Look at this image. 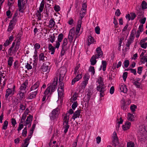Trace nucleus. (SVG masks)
<instances>
[{
  "label": "nucleus",
  "mask_w": 147,
  "mask_h": 147,
  "mask_svg": "<svg viewBox=\"0 0 147 147\" xmlns=\"http://www.w3.org/2000/svg\"><path fill=\"white\" fill-rule=\"evenodd\" d=\"M140 133L141 137L140 138V142H144L147 140V133L146 131L145 126H142L140 129Z\"/></svg>",
  "instance_id": "1"
},
{
  "label": "nucleus",
  "mask_w": 147,
  "mask_h": 147,
  "mask_svg": "<svg viewBox=\"0 0 147 147\" xmlns=\"http://www.w3.org/2000/svg\"><path fill=\"white\" fill-rule=\"evenodd\" d=\"M113 138L112 141L113 146L114 147H121V145L119 144V141L116 132L114 131L113 136Z\"/></svg>",
  "instance_id": "2"
},
{
  "label": "nucleus",
  "mask_w": 147,
  "mask_h": 147,
  "mask_svg": "<svg viewBox=\"0 0 147 147\" xmlns=\"http://www.w3.org/2000/svg\"><path fill=\"white\" fill-rule=\"evenodd\" d=\"M59 70L60 71V72L59 73V81L61 82L62 81L63 79V78L66 72V70L65 67H62L60 68Z\"/></svg>",
  "instance_id": "3"
},
{
  "label": "nucleus",
  "mask_w": 147,
  "mask_h": 147,
  "mask_svg": "<svg viewBox=\"0 0 147 147\" xmlns=\"http://www.w3.org/2000/svg\"><path fill=\"white\" fill-rule=\"evenodd\" d=\"M19 42H17V43L15 47L13 49L15 46V43L14 42L13 43L11 47L9 50V52L10 53H11L12 51V53H15L17 51L19 48Z\"/></svg>",
  "instance_id": "4"
},
{
  "label": "nucleus",
  "mask_w": 147,
  "mask_h": 147,
  "mask_svg": "<svg viewBox=\"0 0 147 147\" xmlns=\"http://www.w3.org/2000/svg\"><path fill=\"white\" fill-rule=\"evenodd\" d=\"M57 77L55 78L54 79L53 81L52 84H51V85H51V91L50 93V94H52V93L54 92L55 90L56 87V86L57 84Z\"/></svg>",
  "instance_id": "5"
},
{
  "label": "nucleus",
  "mask_w": 147,
  "mask_h": 147,
  "mask_svg": "<svg viewBox=\"0 0 147 147\" xmlns=\"http://www.w3.org/2000/svg\"><path fill=\"white\" fill-rule=\"evenodd\" d=\"M59 109L58 108H57L53 110L51 113V115L50 116V118L52 120H54L55 119L59 113Z\"/></svg>",
  "instance_id": "6"
},
{
  "label": "nucleus",
  "mask_w": 147,
  "mask_h": 147,
  "mask_svg": "<svg viewBox=\"0 0 147 147\" xmlns=\"http://www.w3.org/2000/svg\"><path fill=\"white\" fill-rule=\"evenodd\" d=\"M69 119V118H67V114H66L64 117V120H65V121L63 123V125H64V127L65 128L64 132L65 133H67L68 131V129L69 127V125H68Z\"/></svg>",
  "instance_id": "7"
},
{
  "label": "nucleus",
  "mask_w": 147,
  "mask_h": 147,
  "mask_svg": "<svg viewBox=\"0 0 147 147\" xmlns=\"http://www.w3.org/2000/svg\"><path fill=\"white\" fill-rule=\"evenodd\" d=\"M39 86V82L37 81L34 85L31 87V91L33 92H36L37 93L38 90V87Z\"/></svg>",
  "instance_id": "8"
},
{
  "label": "nucleus",
  "mask_w": 147,
  "mask_h": 147,
  "mask_svg": "<svg viewBox=\"0 0 147 147\" xmlns=\"http://www.w3.org/2000/svg\"><path fill=\"white\" fill-rule=\"evenodd\" d=\"M131 125V123L128 121H126L124 125L122 126L123 129L124 130H127L129 129Z\"/></svg>",
  "instance_id": "9"
},
{
  "label": "nucleus",
  "mask_w": 147,
  "mask_h": 147,
  "mask_svg": "<svg viewBox=\"0 0 147 147\" xmlns=\"http://www.w3.org/2000/svg\"><path fill=\"white\" fill-rule=\"evenodd\" d=\"M103 86H100V85H99L97 87V90L100 92V94L101 97L103 96V95H102V94L103 93L104 91Z\"/></svg>",
  "instance_id": "10"
},
{
  "label": "nucleus",
  "mask_w": 147,
  "mask_h": 147,
  "mask_svg": "<svg viewBox=\"0 0 147 147\" xmlns=\"http://www.w3.org/2000/svg\"><path fill=\"white\" fill-rule=\"evenodd\" d=\"M82 77L81 74H78L76 77L72 80L71 82L72 85H74L76 82L82 78Z\"/></svg>",
  "instance_id": "11"
},
{
  "label": "nucleus",
  "mask_w": 147,
  "mask_h": 147,
  "mask_svg": "<svg viewBox=\"0 0 147 147\" xmlns=\"http://www.w3.org/2000/svg\"><path fill=\"white\" fill-rule=\"evenodd\" d=\"M80 113V110H77L74 113L73 116L72 117V118L74 120L76 118L79 117Z\"/></svg>",
  "instance_id": "12"
},
{
  "label": "nucleus",
  "mask_w": 147,
  "mask_h": 147,
  "mask_svg": "<svg viewBox=\"0 0 147 147\" xmlns=\"http://www.w3.org/2000/svg\"><path fill=\"white\" fill-rule=\"evenodd\" d=\"M39 61H45L47 59V57L45 56L44 54L43 53H42L39 55Z\"/></svg>",
  "instance_id": "13"
},
{
  "label": "nucleus",
  "mask_w": 147,
  "mask_h": 147,
  "mask_svg": "<svg viewBox=\"0 0 147 147\" xmlns=\"http://www.w3.org/2000/svg\"><path fill=\"white\" fill-rule=\"evenodd\" d=\"M96 57L94 55H93L91 59H90V62H91V64L92 65H94L96 62V60L97 59Z\"/></svg>",
  "instance_id": "14"
},
{
  "label": "nucleus",
  "mask_w": 147,
  "mask_h": 147,
  "mask_svg": "<svg viewBox=\"0 0 147 147\" xmlns=\"http://www.w3.org/2000/svg\"><path fill=\"white\" fill-rule=\"evenodd\" d=\"M120 89L121 92L124 93H126L127 91L126 86L125 85L121 86Z\"/></svg>",
  "instance_id": "15"
},
{
  "label": "nucleus",
  "mask_w": 147,
  "mask_h": 147,
  "mask_svg": "<svg viewBox=\"0 0 147 147\" xmlns=\"http://www.w3.org/2000/svg\"><path fill=\"white\" fill-rule=\"evenodd\" d=\"M37 94L36 92H32L31 93L28 94V98L29 99H32L36 97Z\"/></svg>",
  "instance_id": "16"
},
{
  "label": "nucleus",
  "mask_w": 147,
  "mask_h": 147,
  "mask_svg": "<svg viewBox=\"0 0 147 147\" xmlns=\"http://www.w3.org/2000/svg\"><path fill=\"white\" fill-rule=\"evenodd\" d=\"M48 66L47 65L44 63L42 66L41 67V69L42 71L43 72H46L48 71Z\"/></svg>",
  "instance_id": "17"
},
{
  "label": "nucleus",
  "mask_w": 147,
  "mask_h": 147,
  "mask_svg": "<svg viewBox=\"0 0 147 147\" xmlns=\"http://www.w3.org/2000/svg\"><path fill=\"white\" fill-rule=\"evenodd\" d=\"M55 26V22L54 20L53 19L50 20L49 21V27L51 28H52L54 27Z\"/></svg>",
  "instance_id": "18"
},
{
  "label": "nucleus",
  "mask_w": 147,
  "mask_h": 147,
  "mask_svg": "<svg viewBox=\"0 0 147 147\" xmlns=\"http://www.w3.org/2000/svg\"><path fill=\"white\" fill-rule=\"evenodd\" d=\"M32 118L33 116L30 115L29 116L27 117V119L25 121V122H26L27 123H28L30 124L31 123L32 121Z\"/></svg>",
  "instance_id": "19"
},
{
  "label": "nucleus",
  "mask_w": 147,
  "mask_h": 147,
  "mask_svg": "<svg viewBox=\"0 0 147 147\" xmlns=\"http://www.w3.org/2000/svg\"><path fill=\"white\" fill-rule=\"evenodd\" d=\"M94 40L93 37L91 36H89L88 40V45L89 46L91 43H93Z\"/></svg>",
  "instance_id": "20"
},
{
  "label": "nucleus",
  "mask_w": 147,
  "mask_h": 147,
  "mask_svg": "<svg viewBox=\"0 0 147 147\" xmlns=\"http://www.w3.org/2000/svg\"><path fill=\"white\" fill-rule=\"evenodd\" d=\"M12 92V90L10 88L7 89L6 90V93L5 94V97L7 98L8 96L11 94Z\"/></svg>",
  "instance_id": "21"
},
{
  "label": "nucleus",
  "mask_w": 147,
  "mask_h": 147,
  "mask_svg": "<svg viewBox=\"0 0 147 147\" xmlns=\"http://www.w3.org/2000/svg\"><path fill=\"white\" fill-rule=\"evenodd\" d=\"M49 50L51 51V54H53L55 52V48L51 44H49Z\"/></svg>",
  "instance_id": "22"
},
{
  "label": "nucleus",
  "mask_w": 147,
  "mask_h": 147,
  "mask_svg": "<svg viewBox=\"0 0 147 147\" xmlns=\"http://www.w3.org/2000/svg\"><path fill=\"white\" fill-rule=\"evenodd\" d=\"M28 84V82L26 81L24 83H23L21 86L20 88V90H25L26 88V86Z\"/></svg>",
  "instance_id": "23"
},
{
  "label": "nucleus",
  "mask_w": 147,
  "mask_h": 147,
  "mask_svg": "<svg viewBox=\"0 0 147 147\" xmlns=\"http://www.w3.org/2000/svg\"><path fill=\"white\" fill-rule=\"evenodd\" d=\"M18 6L19 8V10L21 12H23V10H22V7L21 5V0H18Z\"/></svg>",
  "instance_id": "24"
},
{
  "label": "nucleus",
  "mask_w": 147,
  "mask_h": 147,
  "mask_svg": "<svg viewBox=\"0 0 147 147\" xmlns=\"http://www.w3.org/2000/svg\"><path fill=\"white\" fill-rule=\"evenodd\" d=\"M134 117L132 114L130 113L128 114L127 119L128 120L132 121L134 120Z\"/></svg>",
  "instance_id": "25"
},
{
  "label": "nucleus",
  "mask_w": 147,
  "mask_h": 147,
  "mask_svg": "<svg viewBox=\"0 0 147 147\" xmlns=\"http://www.w3.org/2000/svg\"><path fill=\"white\" fill-rule=\"evenodd\" d=\"M90 96L86 95L84 98L83 100L84 102H86L88 104L90 99Z\"/></svg>",
  "instance_id": "26"
},
{
  "label": "nucleus",
  "mask_w": 147,
  "mask_h": 147,
  "mask_svg": "<svg viewBox=\"0 0 147 147\" xmlns=\"http://www.w3.org/2000/svg\"><path fill=\"white\" fill-rule=\"evenodd\" d=\"M141 5L142 9H145L147 8V3L144 1H142Z\"/></svg>",
  "instance_id": "27"
},
{
  "label": "nucleus",
  "mask_w": 147,
  "mask_h": 147,
  "mask_svg": "<svg viewBox=\"0 0 147 147\" xmlns=\"http://www.w3.org/2000/svg\"><path fill=\"white\" fill-rule=\"evenodd\" d=\"M13 61V57H9L8 61V64L10 66H11L12 65Z\"/></svg>",
  "instance_id": "28"
},
{
  "label": "nucleus",
  "mask_w": 147,
  "mask_h": 147,
  "mask_svg": "<svg viewBox=\"0 0 147 147\" xmlns=\"http://www.w3.org/2000/svg\"><path fill=\"white\" fill-rule=\"evenodd\" d=\"M67 44V39L65 38L63 41V44L62 45V47L66 48V46Z\"/></svg>",
  "instance_id": "29"
},
{
  "label": "nucleus",
  "mask_w": 147,
  "mask_h": 147,
  "mask_svg": "<svg viewBox=\"0 0 147 147\" xmlns=\"http://www.w3.org/2000/svg\"><path fill=\"white\" fill-rule=\"evenodd\" d=\"M97 54H96L94 56L98 58L100 57H101L102 56V51H101L100 52H97Z\"/></svg>",
  "instance_id": "30"
},
{
  "label": "nucleus",
  "mask_w": 147,
  "mask_h": 147,
  "mask_svg": "<svg viewBox=\"0 0 147 147\" xmlns=\"http://www.w3.org/2000/svg\"><path fill=\"white\" fill-rule=\"evenodd\" d=\"M89 78V77L88 76V74L87 73L85 74V76L84 77V82H86L88 83V81Z\"/></svg>",
  "instance_id": "31"
},
{
  "label": "nucleus",
  "mask_w": 147,
  "mask_h": 147,
  "mask_svg": "<svg viewBox=\"0 0 147 147\" xmlns=\"http://www.w3.org/2000/svg\"><path fill=\"white\" fill-rule=\"evenodd\" d=\"M102 70L103 71H105L106 70V68L107 65V63L105 61H102Z\"/></svg>",
  "instance_id": "32"
},
{
  "label": "nucleus",
  "mask_w": 147,
  "mask_h": 147,
  "mask_svg": "<svg viewBox=\"0 0 147 147\" xmlns=\"http://www.w3.org/2000/svg\"><path fill=\"white\" fill-rule=\"evenodd\" d=\"M8 124V122L6 120L5 121L4 123L2 129H6L7 127Z\"/></svg>",
  "instance_id": "33"
},
{
  "label": "nucleus",
  "mask_w": 147,
  "mask_h": 147,
  "mask_svg": "<svg viewBox=\"0 0 147 147\" xmlns=\"http://www.w3.org/2000/svg\"><path fill=\"white\" fill-rule=\"evenodd\" d=\"M75 34V30L74 28H72L71 29L70 31L69 34V35L74 36Z\"/></svg>",
  "instance_id": "34"
},
{
  "label": "nucleus",
  "mask_w": 147,
  "mask_h": 147,
  "mask_svg": "<svg viewBox=\"0 0 147 147\" xmlns=\"http://www.w3.org/2000/svg\"><path fill=\"white\" fill-rule=\"evenodd\" d=\"M122 101L123 102V103H122V106H121V109L124 110H125L126 109L127 107L125 106V100H122Z\"/></svg>",
  "instance_id": "35"
},
{
  "label": "nucleus",
  "mask_w": 147,
  "mask_h": 147,
  "mask_svg": "<svg viewBox=\"0 0 147 147\" xmlns=\"http://www.w3.org/2000/svg\"><path fill=\"white\" fill-rule=\"evenodd\" d=\"M51 89V85H50L47 88L46 90L45 91L44 94L45 95L48 94L50 92Z\"/></svg>",
  "instance_id": "36"
},
{
  "label": "nucleus",
  "mask_w": 147,
  "mask_h": 147,
  "mask_svg": "<svg viewBox=\"0 0 147 147\" xmlns=\"http://www.w3.org/2000/svg\"><path fill=\"white\" fill-rule=\"evenodd\" d=\"M18 95V98L20 100H22L24 96V94L23 92H21L19 93Z\"/></svg>",
  "instance_id": "37"
},
{
  "label": "nucleus",
  "mask_w": 147,
  "mask_h": 147,
  "mask_svg": "<svg viewBox=\"0 0 147 147\" xmlns=\"http://www.w3.org/2000/svg\"><path fill=\"white\" fill-rule=\"evenodd\" d=\"M63 34L62 33L60 34L59 35L58 38V40L59 42H61V41L63 38Z\"/></svg>",
  "instance_id": "38"
},
{
  "label": "nucleus",
  "mask_w": 147,
  "mask_h": 147,
  "mask_svg": "<svg viewBox=\"0 0 147 147\" xmlns=\"http://www.w3.org/2000/svg\"><path fill=\"white\" fill-rule=\"evenodd\" d=\"M98 83L100 84V86H103L104 83L103 82V80L102 78L101 77H100L98 79Z\"/></svg>",
  "instance_id": "39"
},
{
  "label": "nucleus",
  "mask_w": 147,
  "mask_h": 147,
  "mask_svg": "<svg viewBox=\"0 0 147 147\" xmlns=\"http://www.w3.org/2000/svg\"><path fill=\"white\" fill-rule=\"evenodd\" d=\"M89 71L92 73L93 75H94L95 74V70L94 67L91 66L90 67L89 69Z\"/></svg>",
  "instance_id": "40"
},
{
  "label": "nucleus",
  "mask_w": 147,
  "mask_h": 147,
  "mask_svg": "<svg viewBox=\"0 0 147 147\" xmlns=\"http://www.w3.org/2000/svg\"><path fill=\"white\" fill-rule=\"evenodd\" d=\"M82 23V20H80L78 21V24L77 26L76 29L80 30Z\"/></svg>",
  "instance_id": "41"
},
{
  "label": "nucleus",
  "mask_w": 147,
  "mask_h": 147,
  "mask_svg": "<svg viewBox=\"0 0 147 147\" xmlns=\"http://www.w3.org/2000/svg\"><path fill=\"white\" fill-rule=\"evenodd\" d=\"M127 147H134V144L133 142H128L127 143Z\"/></svg>",
  "instance_id": "42"
},
{
  "label": "nucleus",
  "mask_w": 147,
  "mask_h": 147,
  "mask_svg": "<svg viewBox=\"0 0 147 147\" xmlns=\"http://www.w3.org/2000/svg\"><path fill=\"white\" fill-rule=\"evenodd\" d=\"M130 108L131 111L134 112L135 111V109L137 108V106L136 105H133L131 106Z\"/></svg>",
  "instance_id": "43"
},
{
  "label": "nucleus",
  "mask_w": 147,
  "mask_h": 147,
  "mask_svg": "<svg viewBox=\"0 0 147 147\" xmlns=\"http://www.w3.org/2000/svg\"><path fill=\"white\" fill-rule=\"evenodd\" d=\"M13 23L10 22L9 25L8 26V28L7 29L8 31H10L13 29V26H12Z\"/></svg>",
  "instance_id": "44"
},
{
  "label": "nucleus",
  "mask_w": 147,
  "mask_h": 147,
  "mask_svg": "<svg viewBox=\"0 0 147 147\" xmlns=\"http://www.w3.org/2000/svg\"><path fill=\"white\" fill-rule=\"evenodd\" d=\"M95 32L97 34H99L100 33V28L98 26H97L95 29Z\"/></svg>",
  "instance_id": "45"
},
{
  "label": "nucleus",
  "mask_w": 147,
  "mask_h": 147,
  "mask_svg": "<svg viewBox=\"0 0 147 147\" xmlns=\"http://www.w3.org/2000/svg\"><path fill=\"white\" fill-rule=\"evenodd\" d=\"M66 47H62V49L61 53V56H62L64 55L65 53V50H66Z\"/></svg>",
  "instance_id": "46"
},
{
  "label": "nucleus",
  "mask_w": 147,
  "mask_h": 147,
  "mask_svg": "<svg viewBox=\"0 0 147 147\" xmlns=\"http://www.w3.org/2000/svg\"><path fill=\"white\" fill-rule=\"evenodd\" d=\"M124 66L125 67H127L129 65V61L128 60H126L124 61Z\"/></svg>",
  "instance_id": "47"
},
{
  "label": "nucleus",
  "mask_w": 147,
  "mask_h": 147,
  "mask_svg": "<svg viewBox=\"0 0 147 147\" xmlns=\"http://www.w3.org/2000/svg\"><path fill=\"white\" fill-rule=\"evenodd\" d=\"M87 7V5L85 3H83L82 4V7L81 9V10H83L86 11V8Z\"/></svg>",
  "instance_id": "48"
},
{
  "label": "nucleus",
  "mask_w": 147,
  "mask_h": 147,
  "mask_svg": "<svg viewBox=\"0 0 147 147\" xmlns=\"http://www.w3.org/2000/svg\"><path fill=\"white\" fill-rule=\"evenodd\" d=\"M127 72H125L123 74V77L124 81H125L126 80V79L127 75Z\"/></svg>",
  "instance_id": "49"
},
{
  "label": "nucleus",
  "mask_w": 147,
  "mask_h": 147,
  "mask_svg": "<svg viewBox=\"0 0 147 147\" xmlns=\"http://www.w3.org/2000/svg\"><path fill=\"white\" fill-rule=\"evenodd\" d=\"M131 17V20H133L136 17V15L135 13H130Z\"/></svg>",
  "instance_id": "50"
},
{
  "label": "nucleus",
  "mask_w": 147,
  "mask_h": 147,
  "mask_svg": "<svg viewBox=\"0 0 147 147\" xmlns=\"http://www.w3.org/2000/svg\"><path fill=\"white\" fill-rule=\"evenodd\" d=\"M134 84L135 85V86H136L138 88H140V87L141 84L139 82H137L135 81L134 83Z\"/></svg>",
  "instance_id": "51"
},
{
  "label": "nucleus",
  "mask_w": 147,
  "mask_h": 147,
  "mask_svg": "<svg viewBox=\"0 0 147 147\" xmlns=\"http://www.w3.org/2000/svg\"><path fill=\"white\" fill-rule=\"evenodd\" d=\"M78 103L77 102H74L72 105V109L74 110L75 108H76L77 106Z\"/></svg>",
  "instance_id": "52"
},
{
  "label": "nucleus",
  "mask_w": 147,
  "mask_h": 147,
  "mask_svg": "<svg viewBox=\"0 0 147 147\" xmlns=\"http://www.w3.org/2000/svg\"><path fill=\"white\" fill-rule=\"evenodd\" d=\"M143 24L140 25L139 26V27L138 28V30L140 32H142L143 31Z\"/></svg>",
  "instance_id": "53"
},
{
  "label": "nucleus",
  "mask_w": 147,
  "mask_h": 147,
  "mask_svg": "<svg viewBox=\"0 0 147 147\" xmlns=\"http://www.w3.org/2000/svg\"><path fill=\"white\" fill-rule=\"evenodd\" d=\"M11 123L12 124L13 126H15V125L16 124V122L15 119L13 118L11 119Z\"/></svg>",
  "instance_id": "54"
},
{
  "label": "nucleus",
  "mask_w": 147,
  "mask_h": 147,
  "mask_svg": "<svg viewBox=\"0 0 147 147\" xmlns=\"http://www.w3.org/2000/svg\"><path fill=\"white\" fill-rule=\"evenodd\" d=\"M31 135H29L27 137V138H26L25 140H24V144H27V142L28 141H29L30 139V138H31Z\"/></svg>",
  "instance_id": "55"
},
{
  "label": "nucleus",
  "mask_w": 147,
  "mask_h": 147,
  "mask_svg": "<svg viewBox=\"0 0 147 147\" xmlns=\"http://www.w3.org/2000/svg\"><path fill=\"white\" fill-rule=\"evenodd\" d=\"M142 67H139L138 68V73L140 74L142 70Z\"/></svg>",
  "instance_id": "56"
},
{
  "label": "nucleus",
  "mask_w": 147,
  "mask_h": 147,
  "mask_svg": "<svg viewBox=\"0 0 147 147\" xmlns=\"http://www.w3.org/2000/svg\"><path fill=\"white\" fill-rule=\"evenodd\" d=\"M141 45V47L143 48L144 49H146L147 46V43H142L141 44H140Z\"/></svg>",
  "instance_id": "57"
},
{
  "label": "nucleus",
  "mask_w": 147,
  "mask_h": 147,
  "mask_svg": "<svg viewBox=\"0 0 147 147\" xmlns=\"http://www.w3.org/2000/svg\"><path fill=\"white\" fill-rule=\"evenodd\" d=\"M24 125L23 124H21L20 123L19 125V127L18 129V131L19 132V131H20L21 129L23 127Z\"/></svg>",
  "instance_id": "58"
},
{
  "label": "nucleus",
  "mask_w": 147,
  "mask_h": 147,
  "mask_svg": "<svg viewBox=\"0 0 147 147\" xmlns=\"http://www.w3.org/2000/svg\"><path fill=\"white\" fill-rule=\"evenodd\" d=\"M74 36H71L68 35V38L69 40V42L71 43L73 42V37Z\"/></svg>",
  "instance_id": "59"
},
{
  "label": "nucleus",
  "mask_w": 147,
  "mask_h": 147,
  "mask_svg": "<svg viewBox=\"0 0 147 147\" xmlns=\"http://www.w3.org/2000/svg\"><path fill=\"white\" fill-rule=\"evenodd\" d=\"M59 86H60V87H61V89L62 90L61 92H62V91H63V87L64 86V84L63 82H60L59 81Z\"/></svg>",
  "instance_id": "60"
},
{
  "label": "nucleus",
  "mask_w": 147,
  "mask_h": 147,
  "mask_svg": "<svg viewBox=\"0 0 147 147\" xmlns=\"http://www.w3.org/2000/svg\"><path fill=\"white\" fill-rule=\"evenodd\" d=\"M60 7L58 5H55L54 7L55 10L56 11H58L60 10Z\"/></svg>",
  "instance_id": "61"
},
{
  "label": "nucleus",
  "mask_w": 147,
  "mask_h": 147,
  "mask_svg": "<svg viewBox=\"0 0 147 147\" xmlns=\"http://www.w3.org/2000/svg\"><path fill=\"white\" fill-rule=\"evenodd\" d=\"M130 70L131 72L132 73H133L134 75H136V71L135 69L130 68L129 69Z\"/></svg>",
  "instance_id": "62"
},
{
  "label": "nucleus",
  "mask_w": 147,
  "mask_h": 147,
  "mask_svg": "<svg viewBox=\"0 0 147 147\" xmlns=\"http://www.w3.org/2000/svg\"><path fill=\"white\" fill-rule=\"evenodd\" d=\"M26 67L27 69L28 70L31 69L32 67L28 63H27L26 65Z\"/></svg>",
  "instance_id": "63"
},
{
  "label": "nucleus",
  "mask_w": 147,
  "mask_h": 147,
  "mask_svg": "<svg viewBox=\"0 0 147 147\" xmlns=\"http://www.w3.org/2000/svg\"><path fill=\"white\" fill-rule=\"evenodd\" d=\"M87 83L84 81L82 83V85L81 88H85V87L86 86Z\"/></svg>",
  "instance_id": "64"
}]
</instances>
